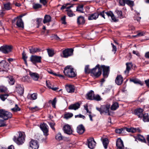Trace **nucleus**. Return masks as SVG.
<instances>
[{"label": "nucleus", "mask_w": 149, "mask_h": 149, "mask_svg": "<svg viewBox=\"0 0 149 149\" xmlns=\"http://www.w3.org/2000/svg\"><path fill=\"white\" fill-rule=\"evenodd\" d=\"M48 123L50 127L52 128V129L53 130H55V128L54 127V126H55V124L54 122H48Z\"/></svg>", "instance_id": "nucleus-56"}, {"label": "nucleus", "mask_w": 149, "mask_h": 149, "mask_svg": "<svg viewBox=\"0 0 149 149\" xmlns=\"http://www.w3.org/2000/svg\"><path fill=\"white\" fill-rule=\"evenodd\" d=\"M100 68L102 69L103 75L104 78H107L109 72V67L104 65H102Z\"/></svg>", "instance_id": "nucleus-8"}, {"label": "nucleus", "mask_w": 149, "mask_h": 149, "mask_svg": "<svg viewBox=\"0 0 149 149\" xmlns=\"http://www.w3.org/2000/svg\"><path fill=\"white\" fill-rule=\"evenodd\" d=\"M18 137L17 138L14 136L13 138V141L18 145L22 144L25 141V134L24 132H19Z\"/></svg>", "instance_id": "nucleus-3"}, {"label": "nucleus", "mask_w": 149, "mask_h": 149, "mask_svg": "<svg viewBox=\"0 0 149 149\" xmlns=\"http://www.w3.org/2000/svg\"><path fill=\"white\" fill-rule=\"evenodd\" d=\"M65 16H64L63 17H62L61 19V20L62 22V23L63 24H66V22H65Z\"/></svg>", "instance_id": "nucleus-60"}, {"label": "nucleus", "mask_w": 149, "mask_h": 149, "mask_svg": "<svg viewBox=\"0 0 149 149\" xmlns=\"http://www.w3.org/2000/svg\"><path fill=\"white\" fill-rule=\"evenodd\" d=\"M119 107L118 103L117 102L114 103L111 107V109L112 110H116Z\"/></svg>", "instance_id": "nucleus-38"}, {"label": "nucleus", "mask_w": 149, "mask_h": 149, "mask_svg": "<svg viewBox=\"0 0 149 149\" xmlns=\"http://www.w3.org/2000/svg\"><path fill=\"white\" fill-rule=\"evenodd\" d=\"M75 118H82L83 119H85V117L84 116L82 115L81 114H79V115H75Z\"/></svg>", "instance_id": "nucleus-63"}, {"label": "nucleus", "mask_w": 149, "mask_h": 149, "mask_svg": "<svg viewBox=\"0 0 149 149\" xmlns=\"http://www.w3.org/2000/svg\"><path fill=\"white\" fill-rule=\"evenodd\" d=\"M110 107V104H107L101 106L100 108L96 107V109L99 111L101 114L105 113L108 116L111 115L110 112L109 111Z\"/></svg>", "instance_id": "nucleus-2"}, {"label": "nucleus", "mask_w": 149, "mask_h": 149, "mask_svg": "<svg viewBox=\"0 0 149 149\" xmlns=\"http://www.w3.org/2000/svg\"><path fill=\"white\" fill-rule=\"evenodd\" d=\"M76 10L80 13H83L84 10L83 6L82 5L78 6Z\"/></svg>", "instance_id": "nucleus-39"}, {"label": "nucleus", "mask_w": 149, "mask_h": 149, "mask_svg": "<svg viewBox=\"0 0 149 149\" xmlns=\"http://www.w3.org/2000/svg\"><path fill=\"white\" fill-rule=\"evenodd\" d=\"M102 143L105 149H107L109 143V141L108 139L104 138L102 140Z\"/></svg>", "instance_id": "nucleus-32"}, {"label": "nucleus", "mask_w": 149, "mask_h": 149, "mask_svg": "<svg viewBox=\"0 0 149 149\" xmlns=\"http://www.w3.org/2000/svg\"><path fill=\"white\" fill-rule=\"evenodd\" d=\"M73 116V114L71 113H68L65 114L64 115V118L66 119H68L72 117Z\"/></svg>", "instance_id": "nucleus-45"}, {"label": "nucleus", "mask_w": 149, "mask_h": 149, "mask_svg": "<svg viewBox=\"0 0 149 149\" xmlns=\"http://www.w3.org/2000/svg\"><path fill=\"white\" fill-rule=\"evenodd\" d=\"M46 85L47 87L48 88H52V86L51 85V83L49 81H46Z\"/></svg>", "instance_id": "nucleus-58"}, {"label": "nucleus", "mask_w": 149, "mask_h": 149, "mask_svg": "<svg viewBox=\"0 0 149 149\" xmlns=\"http://www.w3.org/2000/svg\"><path fill=\"white\" fill-rule=\"evenodd\" d=\"M73 49L71 48L65 49L63 51V55L61 56L63 58H68L73 55Z\"/></svg>", "instance_id": "nucleus-7"}, {"label": "nucleus", "mask_w": 149, "mask_h": 149, "mask_svg": "<svg viewBox=\"0 0 149 149\" xmlns=\"http://www.w3.org/2000/svg\"><path fill=\"white\" fill-rule=\"evenodd\" d=\"M7 64L8 63L6 61L3 60L0 62V67L3 68H6Z\"/></svg>", "instance_id": "nucleus-37"}, {"label": "nucleus", "mask_w": 149, "mask_h": 149, "mask_svg": "<svg viewBox=\"0 0 149 149\" xmlns=\"http://www.w3.org/2000/svg\"><path fill=\"white\" fill-rule=\"evenodd\" d=\"M12 113L5 110L0 109V117L3 118L4 120L8 119L12 117Z\"/></svg>", "instance_id": "nucleus-5"}, {"label": "nucleus", "mask_w": 149, "mask_h": 149, "mask_svg": "<svg viewBox=\"0 0 149 149\" xmlns=\"http://www.w3.org/2000/svg\"><path fill=\"white\" fill-rule=\"evenodd\" d=\"M9 95L7 94L0 95V98L3 101L6 99Z\"/></svg>", "instance_id": "nucleus-41"}, {"label": "nucleus", "mask_w": 149, "mask_h": 149, "mask_svg": "<svg viewBox=\"0 0 149 149\" xmlns=\"http://www.w3.org/2000/svg\"><path fill=\"white\" fill-rule=\"evenodd\" d=\"M64 132L70 135L72 134L73 130L71 126L68 124L65 125L63 127Z\"/></svg>", "instance_id": "nucleus-9"}, {"label": "nucleus", "mask_w": 149, "mask_h": 149, "mask_svg": "<svg viewBox=\"0 0 149 149\" xmlns=\"http://www.w3.org/2000/svg\"><path fill=\"white\" fill-rule=\"evenodd\" d=\"M117 149H124V146L123 141L121 139H117L116 143Z\"/></svg>", "instance_id": "nucleus-13"}, {"label": "nucleus", "mask_w": 149, "mask_h": 149, "mask_svg": "<svg viewBox=\"0 0 149 149\" xmlns=\"http://www.w3.org/2000/svg\"><path fill=\"white\" fill-rule=\"evenodd\" d=\"M85 22L84 17L82 16H80L77 18V23L78 25H83Z\"/></svg>", "instance_id": "nucleus-22"}, {"label": "nucleus", "mask_w": 149, "mask_h": 149, "mask_svg": "<svg viewBox=\"0 0 149 149\" xmlns=\"http://www.w3.org/2000/svg\"><path fill=\"white\" fill-rule=\"evenodd\" d=\"M63 73L65 76L70 78L74 77L76 75V73L73 71V68L70 65H68L65 67Z\"/></svg>", "instance_id": "nucleus-1"}, {"label": "nucleus", "mask_w": 149, "mask_h": 149, "mask_svg": "<svg viewBox=\"0 0 149 149\" xmlns=\"http://www.w3.org/2000/svg\"><path fill=\"white\" fill-rule=\"evenodd\" d=\"M143 120L144 122L149 121V116L148 113H145L143 115Z\"/></svg>", "instance_id": "nucleus-36"}, {"label": "nucleus", "mask_w": 149, "mask_h": 149, "mask_svg": "<svg viewBox=\"0 0 149 149\" xmlns=\"http://www.w3.org/2000/svg\"><path fill=\"white\" fill-rule=\"evenodd\" d=\"M22 58L24 60L25 63H27L26 59L27 57L26 56V54L24 51H23L22 53Z\"/></svg>", "instance_id": "nucleus-53"}, {"label": "nucleus", "mask_w": 149, "mask_h": 149, "mask_svg": "<svg viewBox=\"0 0 149 149\" xmlns=\"http://www.w3.org/2000/svg\"><path fill=\"white\" fill-rule=\"evenodd\" d=\"M105 13L108 17L110 16L111 17L113 15V13L111 11L105 12Z\"/></svg>", "instance_id": "nucleus-61"}, {"label": "nucleus", "mask_w": 149, "mask_h": 149, "mask_svg": "<svg viewBox=\"0 0 149 149\" xmlns=\"http://www.w3.org/2000/svg\"><path fill=\"white\" fill-rule=\"evenodd\" d=\"M65 88L67 91L69 93H73L74 91V87L72 85H68L65 86Z\"/></svg>", "instance_id": "nucleus-19"}, {"label": "nucleus", "mask_w": 149, "mask_h": 149, "mask_svg": "<svg viewBox=\"0 0 149 149\" xmlns=\"http://www.w3.org/2000/svg\"><path fill=\"white\" fill-rule=\"evenodd\" d=\"M6 78L7 80L10 85H13L14 84L15 81L12 76L9 75L7 76Z\"/></svg>", "instance_id": "nucleus-26"}, {"label": "nucleus", "mask_w": 149, "mask_h": 149, "mask_svg": "<svg viewBox=\"0 0 149 149\" xmlns=\"http://www.w3.org/2000/svg\"><path fill=\"white\" fill-rule=\"evenodd\" d=\"M111 44L112 46V51L115 54L117 50L116 47L114 45L113 43H111Z\"/></svg>", "instance_id": "nucleus-62"}, {"label": "nucleus", "mask_w": 149, "mask_h": 149, "mask_svg": "<svg viewBox=\"0 0 149 149\" xmlns=\"http://www.w3.org/2000/svg\"><path fill=\"white\" fill-rule=\"evenodd\" d=\"M29 78L27 76L23 77L22 78V80L24 82H28L29 81Z\"/></svg>", "instance_id": "nucleus-57"}, {"label": "nucleus", "mask_w": 149, "mask_h": 149, "mask_svg": "<svg viewBox=\"0 0 149 149\" xmlns=\"http://www.w3.org/2000/svg\"><path fill=\"white\" fill-rule=\"evenodd\" d=\"M11 110L14 112H16L20 110V109L18 107V105L16 104L15 107L11 109Z\"/></svg>", "instance_id": "nucleus-42"}, {"label": "nucleus", "mask_w": 149, "mask_h": 149, "mask_svg": "<svg viewBox=\"0 0 149 149\" xmlns=\"http://www.w3.org/2000/svg\"><path fill=\"white\" fill-rule=\"evenodd\" d=\"M126 0H119V3L120 5L124 6Z\"/></svg>", "instance_id": "nucleus-64"}, {"label": "nucleus", "mask_w": 149, "mask_h": 149, "mask_svg": "<svg viewBox=\"0 0 149 149\" xmlns=\"http://www.w3.org/2000/svg\"><path fill=\"white\" fill-rule=\"evenodd\" d=\"M130 81L134 82V84H139L141 86H142L143 84V82L137 79H130Z\"/></svg>", "instance_id": "nucleus-31"}, {"label": "nucleus", "mask_w": 149, "mask_h": 149, "mask_svg": "<svg viewBox=\"0 0 149 149\" xmlns=\"http://www.w3.org/2000/svg\"><path fill=\"white\" fill-rule=\"evenodd\" d=\"M51 16L49 15H46L44 17V18L43 20V22L44 24L47 23L51 21Z\"/></svg>", "instance_id": "nucleus-28"}, {"label": "nucleus", "mask_w": 149, "mask_h": 149, "mask_svg": "<svg viewBox=\"0 0 149 149\" xmlns=\"http://www.w3.org/2000/svg\"><path fill=\"white\" fill-rule=\"evenodd\" d=\"M41 57L37 56H32L30 58L31 61L36 65V63L41 62Z\"/></svg>", "instance_id": "nucleus-10"}, {"label": "nucleus", "mask_w": 149, "mask_h": 149, "mask_svg": "<svg viewBox=\"0 0 149 149\" xmlns=\"http://www.w3.org/2000/svg\"><path fill=\"white\" fill-rule=\"evenodd\" d=\"M116 12L117 14L118 17L121 18L122 17V13L121 10L117 9L116 11Z\"/></svg>", "instance_id": "nucleus-54"}, {"label": "nucleus", "mask_w": 149, "mask_h": 149, "mask_svg": "<svg viewBox=\"0 0 149 149\" xmlns=\"http://www.w3.org/2000/svg\"><path fill=\"white\" fill-rule=\"evenodd\" d=\"M16 21V25L18 27H24V23L22 19L15 18L13 21V22H15Z\"/></svg>", "instance_id": "nucleus-16"}, {"label": "nucleus", "mask_w": 149, "mask_h": 149, "mask_svg": "<svg viewBox=\"0 0 149 149\" xmlns=\"http://www.w3.org/2000/svg\"><path fill=\"white\" fill-rule=\"evenodd\" d=\"M66 11H67V14L68 16L70 17H72L73 16V15H74L72 11L70 10H66Z\"/></svg>", "instance_id": "nucleus-55"}, {"label": "nucleus", "mask_w": 149, "mask_h": 149, "mask_svg": "<svg viewBox=\"0 0 149 149\" xmlns=\"http://www.w3.org/2000/svg\"><path fill=\"white\" fill-rule=\"evenodd\" d=\"M42 6V5L40 4L35 3L33 4V7L34 9H37L41 8Z\"/></svg>", "instance_id": "nucleus-51"}, {"label": "nucleus", "mask_w": 149, "mask_h": 149, "mask_svg": "<svg viewBox=\"0 0 149 149\" xmlns=\"http://www.w3.org/2000/svg\"><path fill=\"white\" fill-rule=\"evenodd\" d=\"M85 131L84 127L82 125H79L77 128V132L79 134H82L84 133Z\"/></svg>", "instance_id": "nucleus-23"}, {"label": "nucleus", "mask_w": 149, "mask_h": 149, "mask_svg": "<svg viewBox=\"0 0 149 149\" xmlns=\"http://www.w3.org/2000/svg\"><path fill=\"white\" fill-rule=\"evenodd\" d=\"M4 8L6 10H9L12 8L10 5V3L9 2H8L6 3H4Z\"/></svg>", "instance_id": "nucleus-35"}, {"label": "nucleus", "mask_w": 149, "mask_h": 149, "mask_svg": "<svg viewBox=\"0 0 149 149\" xmlns=\"http://www.w3.org/2000/svg\"><path fill=\"white\" fill-rule=\"evenodd\" d=\"M48 126L46 124H42L40 125V128L43 132L44 135L46 136L48 135L49 130Z\"/></svg>", "instance_id": "nucleus-12"}, {"label": "nucleus", "mask_w": 149, "mask_h": 149, "mask_svg": "<svg viewBox=\"0 0 149 149\" xmlns=\"http://www.w3.org/2000/svg\"><path fill=\"white\" fill-rule=\"evenodd\" d=\"M143 110L141 108H139L135 110L134 113L136 115H137L139 118L142 117L143 115L142 112Z\"/></svg>", "instance_id": "nucleus-21"}, {"label": "nucleus", "mask_w": 149, "mask_h": 149, "mask_svg": "<svg viewBox=\"0 0 149 149\" xmlns=\"http://www.w3.org/2000/svg\"><path fill=\"white\" fill-rule=\"evenodd\" d=\"M16 91L20 95H22L24 93V89L23 87L20 85L17 84L15 85Z\"/></svg>", "instance_id": "nucleus-15"}, {"label": "nucleus", "mask_w": 149, "mask_h": 149, "mask_svg": "<svg viewBox=\"0 0 149 149\" xmlns=\"http://www.w3.org/2000/svg\"><path fill=\"white\" fill-rule=\"evenodd\" d=\"M94 92L91 90L86 94V97L88 100H93L94 99Z\"/></svg>", "instance_id": "nucleus-20"}, {"label": "nucleus", "mask_w": 149, "mask_h": 149, "mask_svg": "<svg viewBox=\"0 0 149 149\" xmlns=\"http://www.w3.org/2000/svg\"><path fill=\"white\" fill-rule=\"evenodd\" d=\"M69 5V4L68 3H67L65 4H64L61 8V10H63V9H65V8H66L68 9H69L70 8L72 7V6H69L68 7H67V6Z\"/></svg>", "instance_id": "nucleus-50"}, {"label": "nucleus", "mask_w": 149, "mask_h": 149, "mask_svg": "<svg viewBox=\"0 0 149 149\" xmlns=\"http://www.w3.org/2000/svg\"><path fill=\"white\" fill-rule=\"evenodd\" d=\"M124 129L127 131L132 133H135L136 132H141V130L138 127L135 128H126Z\"/></svg>", "instance_id": "nucleus-18"}, {"label": "nucleus", "mask_w": 149, "mask_h": 149, "mask_svg": "<svg viewBox=\"0 0 149 149\" xmlns=\"http://www.w3.org/2000/svg\"><path fill=\"white\" fill-rule=\"evenodd\" d=\"M145 34V33L143 31L139 32L138 34L135 36H133V37H138L144 36Z\"/></svg>", "instance_id": "nucleus-52"}, {"label": "nucleus", "mask_w": 149, "mask_h": 149, "mask_svg": "<svg viewBox=\"0 0 149 149\" xmlns=\"http://www.w3.org/2000/svg\"><path fill=\"white\" fill-rule=\"evenodd\" d=\"M29 146L33 149H38L39 147L38 142L36 141L33 140L30 142Z\"/></svg>", "instance_id": "nucleus-14"}, {"label": "nucleus", "mask_w": 149, "mask_h": 149, "mask_svg": "<svg viewBox=\"0 0 149 149\" xmlns=\"http://www.w3.org/2000/svg\"><path fill=\"white\" fill-rule=\"evenodd\" d=\"M48 55L50 57L52 56L54 54V50L49 49H47Z\"/></svg>", "instance_id": "nucleus-44"}, {"label": "nucleus", "mask_w": 149, "mask_h": 149, "mask_svg": "<svg viewBox=\"0 0 149 149\" xmlns=\"http://www.w3.org/2000/svg\"><path fill=\"white\" fill-rule=\"evenodd\" d=\"M126 70L124 72L125 74H128L132 66V64L131 63H126Z\"/></svg>", "instance_id": "nucleus-29"}, {"label": "nucleus", "mask_w": 149, "mask_h": 149, "mask_svg": "<svg viewBox=\"0 0 149 149\" xmlns=\"http://www.w3.org/2000/svg\"><path fill=\"white\" fill-rule=\"evenodd\" d=\"M88 148L91 149H93L95 147L96 142L93 138H91L88 139Z\"/></svg>", "instance_id": "nucleus-11"}, {"label": "nucleus", "mask_w": 149, "mask_h": 149, "mask_svg": "<svg viewBox=\"0 0 149 149\" xmlns=\"http://www.w3.org/2000/svg\"><path fill=\"white\" fill-rule=\"evenodd\" d=\"M56 102V98H54L52 102V104L53 107L54 108H55V105Z\"/></svg>", "instance_id": "nucleus-59"}, {"label": "nucleus", "mask_w": 149, "mask_h": 149, "mask_svg": "<svg viewBox=\"0 0 149 149\" xmlns=\"http://www.w3.org/2000/svg\"><path fill=\"white\" fill-rule=\"evenodd\" d=\"M125 3L130 7H132L134 5L133 1L130 0H126Z\"/></svg>", "instance_id": "nucleus-43"}, {"label": "nucleus", "mask_w": 149, "mask_h": 149, "mask_svg": "<svg viewBox=\"0 0 149 149\" xmlns=\"http://www.w3.org/2000/svg\"><path fill=\"white\" fill-rule=\"evenodd\" d=\"M80 106V104L78 103H76L70 105L68 107V109L70 110H76L79 109Z\"/></svg>", "instance_id": "nucleus-25"}, {"label": "nucleus", "mask_w": 149, "mask_h": 149, "mask_svg": "<svg viewBox=\"0 0 149 149\" xmlns=\"http://www.w3.org/2000/svg\"><path fill=\"white\" fill-rule=\"evenodd\" d=\"M93 99V100L97 101H100L102 100V98L99 95H94Z\"/></svg>", "instance_id": "nucleus-46"}, {"label": "nucleus", "mask_w": 149, "mask_h": 149, "mask_svg": "<svg viewBox=\"0 0 149 149\" xmlns=\"http://www.w3.org/2000/svg\"><path fill=\"white\" fill-rule=\"evenodd\" d=\"M28 98L31 100H35L37 98V94L36 93H34L28 95Z\"/></svg>", "instance_id": "nucleus-33"}, {"label": "nucleus", "mask_w": 149, "mask_h": 149, "mask_svg": "<svg viewBox=\"0 0 149 149\" xmlns=\"http://www.w3.org/2000/svg\"><path fill=\"white\" fill-rule=\"evenodd\" d=\"M55 138L57 140L60 141L63 139V137L60 133H58L56 136Z\"/></svg>", "instance_id": "nucleus-47"}, {"label": "nucleus", "mask_w": 149, "mask_h": 149, "mask_svg": "<svg viewBox=\"0 0 149 149\" xmlns=\"http://www.w3.org/2000/svg\"><path fill=\"white\" fill-rule=\"evenodd\" d=\"M7 90V88L3 86H0V92H5Z\"/></svg>", "instance_id": "nucleus-48"}, {"label": "nucleus", "mask_w": 149, "mask_h": 149, "mask_svg": "<svg viewBox=\"0 0 149 149\" xmlns=\"http://www.w3.org/2000/svg\"><path fill=\"white\" fill-rule=\"evenodd\" d=\"M29 50L30 53L33 54L36 52H40V49L39 48L30 47H29Z\"/></svg>", "instance_id": "nucleus-30"}, {"label": "nucleus", "mask_w": 149, "mask_h": 149, "mask_svg": "<svg viewBox=\"0 0 149 149\" xmlns=\"http://www.w3.org/2000/svg\"><path fill=\"white\" fill-rule=\"evenodd\" d=\"M136 139L139 141H141L142 142H146V140L145 138L140 134L138 135Z\"/></svg>", "instance_id": "nucleus-34"}, {"label": "nucleus", "mask_w": 149, "mask_h": 149, "mask_svg": "<svg viewBox=\"0 0 149 149\" xmlns=\"http://www.w3.org/2000/svg\"><path fill=\"white\" fill-rule=\"evenodd\" d=\"M29 75L32 79L35 81H37L38 80L40 77L39 74L36 72H33L31 71H29Z\"/></svg>", "instance_id": "nucleus-17"}, {"label": "nucleus", "mask_w": 149, "mask_h": 149, "mask_svg": "<svg viewBox=\"0 0 149 149\" xmlns=\"http://www.w3.org/2000/svg\"><path fill=\"white\" fill-rule=\"evenodd\" d=\"M101 70L100 67V65H97L95 68L92 69L91 70V74L95 78H98L101 74Z\"/></svg>", "instance_id": "nucleus-4"}, {"label": "nucleus", "mask_w": 149, "mask_h": 149, "mask_svg": "<svg viewBox=\"0 0 149 149\" xmlns=\"http://www.w3.org/2000/svg\"><path fill=\"white\" fill-rule=\"evenodd\" d=\"M99 15V14L98 13H95L89 15L88 17V19L89 20H95L98 18Z\"/></svg>", "instance_id": "nucleus-24"}, {"label": "nucleus", "mask_w": 149, "mask_h": 149, "mask_svg": "<svg viewBox=\"0 0 149 149\" xmlns=\"http://www.w3.org/2000/svg\"><path fill=\"white\" fill-rule=\"evenodd\" d=\"M89 66L87 65L85 68V72L86 74H88L90 73H91V70L89 68Z\"/></svg>", "instance_id": "nucleus-49"}, {"label": "nucleus", "mask_w": 149, "mask_h": 149, "mask_svg": "<svg viewBox=\"0 0 149 149\" xmlns=\"http://www.w3.org/2000/svg\"><path fill=\"white\" fill-rule=\"evenodd\" d=\"M29 110L33 112L38 111L40 109V108L37 106L34 107H29Z\"/></svg>", "instance_id": "nucleus-40"}, {"label": "nucleus", "mask_w": 149, "mask_h": 149, "mask_svg": "<svg viewBox=\"0 0 149 149\" xmlns=\"http://www.w3.org/2000/svg\"><path fill=\"white\" fill-rule=\"evenodd\" d=\"M13 47L11 45H6L0 47V51L4 54H8L12 52Z\"/></svg>", "instance_id": "nucleus-6"}, {"label": "nucleus", "mask_w": 149, "mask_h": 149, "mask_svg": "<svg viewBox=\"0 0 149 149\" xmlns=\"http://www.w3.org/2000/svg\"><path fill=\"white\" fill-rule=\"evenodd\" d=\"M123 81V78L120 75L117 76L115 80L116 83L119 85L122 84Z\"/></svg>", "instance_id": "nucleus-27"}]
</instances>
